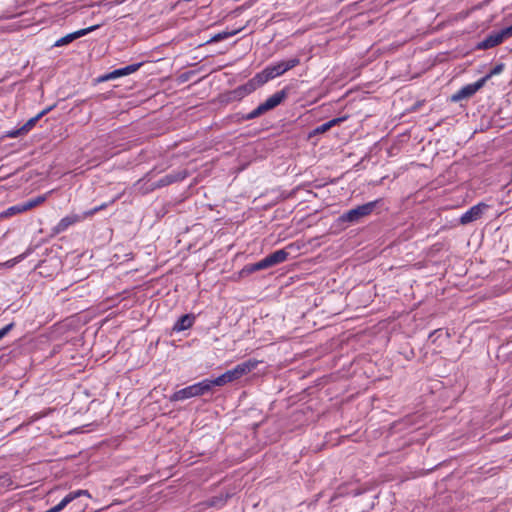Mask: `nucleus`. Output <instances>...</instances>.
Returning a JSON list of instances; mask_svg holds the SVG:
<instances>
[{
	"mask_svg": "<svg viewBox=\"0 0 512 512\" xmlns=\"http://www.w3.org/2000/svg\"><path fill=\"white\" fill-rule=\"evenodd\" d=\"M54 108V105L53 106H50V107H47L45 109H43L40 113H43V116H45L48 112H50L52 109Z\"/></svg>",
	"mask_w": 512,
	"mask_h": 512,
	"instance_id": "nucleus-29",
	"label": "nucleus"
},
{
	"mask_svg": "<svg viewBox=\"0 0 512 512\" xmlns=\"http://www.w3.org/2000/svg\"><path fill=\"white\" fill-rule=\"evenodd\" d=\"M237 32H238V30L223 31V32L217 33L214 36H212L209 40H207L205 42V44L220 42V41L225 40L231 36H234L235 34H237Z\"/></svg>",
	"mask_w": 512,
	"mask_h": 512,
	"instance_id": "nucleus-17",
	"label": "nucleus"
},
{
	"mask_svg": "<svg viewBox=\"0 0 512 512\" xmlns=\"http://www.w3.org/2000/svg\"><path fill=\"white\" fill-rule=\"evenodd\" d=\"M504 40H505V37L502 33V30L493 31L481 43H479L478 48H480V49L493 48V47L501 44Z\"/></svg>",
	"mask_w": 512,
	"mask_h": 512,
	"instance_id": "nucleus-12",
	"label": "nucleus"
},
{
	"mask_svg": "<svg viewBox=\"0 0 512 512\" xmlns=\"http://www.w3.org/2000/svg\"><path fill=\"white\" fill-rule=\"evenodd\" d=\"M108 205H109L108 203H103V204H101V205H99V206H98V209H99L100 211H101V210H104L105 208H107V207H108Z\"/></svg>",
	"mask_w": 512,
	"mask_h": 512,
	"instance_id": "nucleus-30",
	"label": "nucleus"
},
{
	"mask_svg": "<svg viewBox=\"0 0 512 512\" xmlns=\"http://www.w3.org/2000/svg\"><path fill=\"white\" fill-rule=\"evenodd\" d=\"M258 364L259 361L249 359L236 365L233 369L226 371L213 380L208 379L209 389L211 390L213 386H223L227 383L240 379L242 376L254 370Z\"/></svg>",
	"mask_w": 512,
	"mask_h": 512,
	"instance_id": "nucleus-1",
	"label": "nucleus"
},
{
	"mask_svg": "<svg viewBox=\"0 0 512 512\" xmlns=\"http://www.w3.org/2000/svg\"><path fill=\"white\" fill-rule=\"evenodd\" d=\"M503 70H504V64L499 63L495 67H493L490 70V72L487 75H485L484 77H482L481 79H485V83H486L492 76L500 74Z\"/></svg>",
	"mask_w": 512,
	"mask_h": 512,
	"instance_id": "nucleus-21",
	"label": "nucleus"
},
{
	"mask_svg": "<svg viewBox=\"0 0 512 512\" xmlns=\"http://www.w3.org/2000/svg\"><path fill=\"white\" fill-rule=\"evenodd\" d=\"M100 210L98 209V206L94 207L93 209H90L88 211H85L81 216L84 217V219L88 218V217H91L93 216L94 214H96L97 212H99Z\"/></svg>",
	"mask_w": 512,
	"mask_h": 512,
	"instance_id": "nucleus-26",
	"label": "nucleus"
},
{
	"mask_svg": "<svg viewBox=\"0 0 512 512\" xmlns=\"http://www.w3.org/2000/svg\"><path fill=\"white\" fill-rule=\"evenodd\" d=\"M261 85L258 83V81L255 80V76L250 79L246 84L237 87L235 90L231 92L233 99H242L243 97L249 95L253 91H255L257 88H259Z\"/></svg>",
	"mask_w": 512,
	"mask_h": 512,
	"instance_id": "nucleus-10",
	"label": "nucleus"
},
{
	"mask_svg": "<svg viewBox=\"0 0 512 512\" xmlns=\"http://www.w3.org/2000/svg\"><path fill=\"white\" fill-rule=\"evenodd\" d=\"M52 191L46 193V194H43V195H39L35 198H32V199H29L28 201L24 202V205H25V208H26V211L30 210V209H33L35 207H37L38 205L44 203L48 197V195L51 193Z\"/></svg>",
	"mask_w": 512,
	"mask_h": 512,
	"instance_id": "nucleus-16",
	"label": "nucleus"
},
{
	"mask_svg": "<svg viewBox=\"0 0 512 512\" xmlns=\"http://www.w3.org/2000/svg\"><path fill=\"white\" fill-rule=\"evenodd\" d=\"M43 117V113H38L36 116L30 118L25 124L21 126L22 132L28 133L36 123Z\"/></svg>",
	"mask_w": 512,
	"mask_h": 512,
	"instance_id": "nucleus-18",
	"label": "nucleus"
},
{
	"mask_svg": "<svg viewBox=\"0 0 512 512\" xmlns=\"http://www.w3.org/2000/svg\"><path fill=\"white\" fill-rule=\"evenodd\" d=\"M12 328H13V323H10V324H8V325L4 326L3 328H1V329H0V340H1L4 336H6Z\"/></svg>",
	"mask_w": 512,
	"mask_h": 512,
	"instance_id": "nucleus-25",
	"label": "nucleus"
},
{
	"mask_svg": "<svg viewBox=\"0 0 512 512\" xmlns=\"http://www.w3.org/2000/svg\"><path fill=\"white\" fill-rule=\"evenodd\" d=\"M25 133L22 132V128H18V129H15V130H12L10 132L7 133V136L10 137V138H17L21 135H24Z\"/></svg>",
	"mask_w": 512,
	"mask_h": 512,
	"instance_id": "nucleus-24",
	"label": "nucleus"
},
{
	"mask_svg": "<svg viewBox=\"0 0 512 512\" xmlns=\"http://www.w3.org/2000/svg\"><path fill=\"white\" fill-rule=\"evenodd\" d=\"M342 120H343L342 118H334V119L328 121V124H331V128H332L336 124L340 123Z\"/></svg>",
	"mask_w": 512,
	"mask_h": 512,
	"instance_id": "nucleus-28",
	"label": "nucleus"
},
{
	"mask_svg": "<svg viewBox=\"0 0 512 512\" xmlns=\"http://www.w3.org/2000/svg\"><path fill=\"white\" fill-rule=\"evenodd\" d=\"M502 33H503L505 39L511 37L512 36V24L506 28H503Z\"/></svg>",
	"mask_w": 512,
	"mask_h": 512,
	"instance_id": "nucleus-27",
	"label": "nucleus"
},
{
	"mask_svg": "<svg viewBox=\"0 0 512 512\" xmlns=\"http://www.w3.org/2000/svg\"><path fill=\"white\" fill-rule=\"evenodd\" d=\"M97 28H99V25L90 26L88 28L80 29V30H77V31H75L73 33L67 34V35L61 37L60 39H58L54 43V46L55 47H62V46L68 45L71 42H73L74 40H76V39H78V38H80L82 36L87 35L88 33L96 30Z\"/></svg>",
	"mask_w": 512,
	"mask_h": 512,
	"instance_id": "nucleus-8",
	"label": "nucleus"
},
{
	"mask_svg": "<svg viewBox=\"0 0 512 512\" xmlns=\"http://www.w3.org/2000/svg\"><path fill=\"white\" fill-rule=\"evenodd\" d=\"M287 95L288 92L286 88L274 93L268 99H266L265 102L261 103L258 107L248 113L244 119L252 120L274 109L279 104H281L284 99H286Z\"/></svg>",
	"mask_w": 512,
	"mask_h": 512,
	"instance_id": "nucleus-3",
	"label": "nucleus"
},
{
	"mask_svg": "<svg viewBox=\"0 0 512 512\" xmlns=\"http://www.w3.org/2000/svg\"><path fill=\"white\" fill-rule=\"evenodd\" d=\"M208 379H204L201 382L187 386L183 389L175 391L170 397V402L183 401L192 397L201 396L209 392Z\"/></svg>",
	"mask_w": 512,
	"mask_h": 512,
	"instance_id": "nucleus-4",
	"label": "nucleus"
},
{
	"mask_svg": "<svg viewBox=\"0 0 512 512\" xmlns=\"http://www.w3.org/2000/svg\"><path fill=\"white\" fill-rule=\"evenodd\" d=\"M485 85V79H479L478 81L468 84L458 90L453 96V101H460L463 99L470 98L473 96L478 90H480Z\"/></svg>",
	"mask_w": 512,
	"mask_h": 512,
	"instance_id": "nucleus-6",
	"label": "nucleus"
},
{
	"mask_svg": "<svg viewBox=\"0 0 512 512\" xmlns=\"http://www.w3.org/2000/svg\"><path fill=\"white\" fill-rule=\"evenodd\" d=\"M331 128V124H328V122L326 123H323L322 125L318 126L316 129H315V133L317 134H320V133H325L326 131H328L329 129Z\"/></svg>",
	"mask_w": 512,
	"mask_h": 512,
	"instance_id": "nucleus-23",
	"label": "nucleus"
},
{
	"mask_svg": "<svg viewBox=\"0 0 512 512\" xmlns=\"http://www.w3.org/2000/svg\"><path fill=\"white\" fill-rule=\"evenodd\" d=\"M25 211H26V208H25L24 203H20V204H17V205L9 207L4 212V215L5 216H12V215H15V214H18V213H22V212H25Z\"/></svg>",
	"mask_w": 512,
	"mask_h": 512,
	"instance_id": "nucleus-20",
	"label": "nucleus"
},
{
	"mask_svg": "<svg viewBox=\"0 0 512 512\" xmlns=\"http://www.w3.org/2000/svg\"><path fill=\"white\" fill-rule=\"evenodd\" d=\"M84 220V217L78 214L71 213L63 217L58 224L53 228L54 234H60L65 232L70 226L75 225Z\"/></svg>",
	"mask_w": 512,
	"mask_h": 512,
	"instance_id": "nucleus-9",
	"label": "nucleus"
},
{
	"mask_svg": "<svg viewBox=\"0 0 512 512\" xmlns=\"http://www.w3.org/2000/svg\"><path fill=\"white\" fill-rule=\"evenodd\" d=\"M122 76H125L124 74V69L123 68H119V69H116L110 73H107L105 75H103L101 77V81H108V80H112V79H116V78H119V77H122Z\"/></svg>",
	"mask_w": 512,
	"mask_h": 512,
	"instance_id": "nucleus-19",
	"label": "nucleus"
},
{
	"mask_svg": "<svg viewBox=\"0 0 512 512\" xmlns=\"http://www.w3.org/2000/svg\"><path fill=\"white\" fill-rule=\"evenodd\" d=\"M267 268H270V266H269V263L267 261V258L265 257V258L261 259L260 261H258L256 263L248 264V265L244 266V268L242 269L241 273L242 274H251V273H254L256 271L264 270V269H267Z\"/></svg>",
	"mask_w": 512,
	"mask_h": 512,
	"instance_id": "nucleus-15",
	"label": "nucleus"
},
{
	"mask_svg": "<svg viewBox=\"0 0 512 512\" xmlns=\"http://www.w3.org/2000/svg\"><path fill=\"white\" fill-rule=\"evenodd\" d=\"M486 208L487 205L484 203H479L477 205L472 206L468 211H466L461 216L460 223L465 225L479 219Z\"/></svg>",
	"mask_w": 512,
	"mask_h": 512,
	"instance_id": "nucleus-11",
	"label": "nucleus"
},
{
	"mask_svg": "<svg viewBox=\"0 0 512 512\" xmlns=\"http://www.w3.org/2000/svg\"><path fill=\"white\" fill-rule=\"evenodd\" d=\"M289 253L285 249L277 250L266 256L270 267L283 263L288 258Z\"/></svg>",
	"mask_w": 512,
	"mask_h": 512,
	"instance_id": "nucleus-14",
	"label": "nucleus"
},
{
	"mask_svg": "<svg viewBox=\"0 0 512 512\" xmlns=\"http://www.w3.org/2000/svg\"><path fill=\"white\" fill-rule=\"evenodd\" d=\"M185 177H186V173L183 171H177V172L167 174V175L163 176L162 178H160L158 181L153 182L150 185V187L148 188V190H155L158 188L168 186L170 184H173L175 182L185 179Z\"/></svg>",
	"mask_w": 512,
	"mask_h": 512,
	"instance_id": "nucleus-7",
	"label": "nucleus"
},
{
	"mask_svg": "<svg viewBox=\"0 0 512 512\" xmlns=\"http://www.w3.org/2000/svg\"><path fill=\"white\" fill-rule=\"evenodd\" d=\"M141 66H142V63H135V64L128 65L126 67H123L125 76L136 72Z\"/></svg>",
	"mask_w": 512,
	"mask_h": 512,
	"instance_id": "nucleus-22",
	"label": "nucleus"
},
{
	"mask_svg": "<svg viewBox=\"0 0 512 512\" xmlns=\"http://www.w3.org/2000/svg\"><path fill=\"white\" fill-rule=\"evenodd\" d=\"M299 63V58L295 57L289 60L280 61L273 65H269L264 70L255 75V80L258 81V83H260V85L262 86L269 80L281 76L288 70L296 67Z\"/></svg>",
	"mask_w": 512,
	"mask_h": 512,
	"instance_id": "nucleus-2",
	"label": "nucleus"
},
{
	"mask_svg": "<svg viewBox=\"0 0 512 512\" xmlns=\"http://www.w3.org/2000/svg\"><path fill=\"white\" fill-rule=\"evenodd\" d=\"M195 321V316L193 314H185L182 315L174 324L173 330L180 332L192 327Z\"/></svg>",
	"mask_w": 512,
	"mask_h": 512,
	"instance_id": "nucleus-13",
	"label": "nucleus"
},
{
	"mask_svg": "<svg viewBox=\"0 0 512 512\" xmlns=\"http://www.w3.org/2000/svg\"><path fill=\"white\" fill-rule=\"evenodd\" d=\"M377 203L378 201H372L363 205H359L342 214L340 219L343 222H358L361 218L370 215L375 209Z\"/></svg>",
	"mask_w": 512,
	"mask_h": 512,
	"instance_id": "nucleus-5",
	"label": "nucleus"
}]
</instances>
